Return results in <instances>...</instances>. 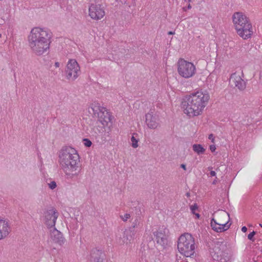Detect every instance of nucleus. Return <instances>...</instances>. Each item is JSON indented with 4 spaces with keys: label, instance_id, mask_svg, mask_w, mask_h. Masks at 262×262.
Segmentation results:
<instances>
[{
    "label": "nucleus",
    "instance_id": "nucleus-1",
    "mask_svg": "<svg viewBox=\"0 0 262 262\" xmlns=\"http://www.w3.org/2000/svg\"><path fill=\"white\" fill-rule=\"evenodd\" d=\"M210 95L206 91L200 90L184 96L181 100V110L189 117L201 115L208 103Z\"/></svg>",
    "mask_w": 262,
    "mask_h": 262
},
{
    "label": "nucleus",
    "instance_id": "nucleus-2",
    "mask_svg": "<svg viewBox=\"0 0 262 262\" xmlns=\"http://www.w3.org/2000/svg\"><path fill=\"white\" fill-rule=\"evenodd\" d=\"M52 37V33L47 29L33 28L28 36L29 46L32 52L37 56L47 53L50 49Z\"/></svg>",
    "mask_w": 262,
    "mask_h": 262
},
{
    "label": "nucleus",
    "instance_id": "nucleus-3",
    "mask_svg": "<svg viewBox=\"0 0 262 262\" xmlns=\"http://www.w3.org/2000/svg\"><path fill=\"white\" fill-rule=\"evenodd\" d=\"M59 162L64 169L74 172L77 170L79 162V156L74 148L64 146L61 149L59 154Z\"/></svg>",
    "mask_w": 262,
    "mask_h": 262
},
{
    "label": "nucleus",
    "instance_id": "nucleus-4",
    "mask_svg": "<svg viewBox=\"0 0 262 262\" xmlns=\"http://www.w3.org/2000/svg\"><path fill=\"white\" fill-rule=\"evenodd\" d=\"M232 21L237 34L243 39L250 38L253 33V28L249 18L244 13L237 12L232 15Z\"/></svg>",
    "mask_w": 262,
    "mask_h": 262
},
{
    "label": "nucleus",
    "instance_id": "nucleus-5",
    "mask_svg": "<svg viewBox=\"0 0 262 262\" xmlns=\"http://www.w3.org/2000/svg\"><path fill=\"white\" fill-rule=\"evenodd\" d=\"M194 250V240L192 235L188 233L181 235V254L191 257L193 255Z\"/></svg>",
    "mask_w": 262,
    "mask_h": 262
},
{
    "label": "nucleus",
    "instance_id": "nucleus-6",
    "mask_svg": "<svg viewBox=\"0 0 262 262\" xmlns=\"http://www.w3.org/2000/svg\"><path fill=\"white\" fill-rule=\"evenodd\" d=\"M220 216L225 218V221H220V222H217L214 219L211 221V226L212 229L217 232H222L228 230L231 223H229L230 217L228 213L225 211L220 212Z\"/></svg>",
    "mask_w": 262,
    "mask_h": 262
},
{
    "label": "nucleus",
    "instance_id": "nucleus-7",
    "mask_svg": "<svg viewBox=\"0 0 262 262\" xmlns=\"http://www.w3.org/2000/svg\"><path fill=\"white\" fill-rule=\"evenodd\" d=\"M65 73L67 78L69 80L74 81L78 77L80 73V67L76 60H69Z\"/></svg>",
    "mask_w": 262,
    "mask_h": 262
},
{
    "label": "nucleus",
    "instance_id": "nucleus-8",
    "mask_svg": "<svg viewBox=\"0 0 262 262\" xmlns=\"http://www.w3.org/2000/svg\"><path fill=\"white\" fill-rule=\"evenodd\" d=\"M59 213L54 207H51L44 212L45 223L48 228L54 227Z\"/></svg>",
    "mask_w": 262,
    "mask_h": 262
},
{
    "label": "nucleus",
    "instance_id": "nucleus-9",
    "mask_svg": "<svg viewBox=\"0 0 262 262\" xmlns=\"http://www.w3.org/2000/svg\"><path fill=\"white\" fill-rule=\"evenodd\" d=\"M89 16L94 20H99L105 15V11L102 5L99 4H91L89 9Z\"/></svg>",
    "mask_w": 262,
    "mask_h": 262
},
{
    "label": "nucleus",
    "instance_id": "nucleus-10",
    "mask_svg": "<svg viewBox=\"0 0 262 262\" xmlns=\"http://www.w3.org/2000/svg\"><path fill=\"white\" fill-rule=\"evenodd\" d=\"M168 233L169 231L166 228H159L158 231L154 232L157 244H160L163 248H165L168 245Z\"/></svg>",
    "mask_w": 262,
    "mask_h": 262
},
{
    "label": "nucleus",
    "instance_id": "nucleus-11",
    "mask_svg": "<svg viewBox=\"0 0 262 262\" xmlns=\"http://www.w3.org/2000/svg\"><path fill=\"white\" fill-rule=\"evenodd\" d=\"M145 123L149 128L156 129L160 125L159 117L158 115L154 110L150 109L145 114Z\"/></svg>",
    "mask_w": 262,
    "mask_h": 262
},
{
    "label": "nucleus",
    "instance_id": "nucleus-12",
    "mask_svg": "<svg viewBox=\"0 0 262 262\" xmlns=\"http://www.w3.org/2000/svg\"><path fill=\"white\" fill-rule=\"evenodd\" d=\"M195 73L194 65L190 62L181 59V76L188 78L193 76Z\"/></svg>",
    "mask_w": 262,
    "mask_h": 262
},
{
    "label": "nucleus",
    "instance_id": "nucleus-13",
    "mask_svg": "<svg viewBox=\"0 0 262 262\" xmlns=\"http://www.w3.org/2000/svg\"><path fill=\"white\" fill-rule=\"evenodd\" d=\"M92 109L94 112H97L98 110L99 111V112L97 113L98 119L97 121H98V123H101L105 126L107 125L108 123L111 121V115L108 112L106 111L105 108L95 105L94 107H92Z\"/></svg>",
    "mask_w": 262,
    "mask_h": 262
},
{
    "label": "nucleus",
    "instance_id": "nucleus-14",
    "mask_svg": "<svg viewBox=\"0 0 262 262\" xmlns=\"http://www.w3.org/2000/svg\"><path fill=\"white\" fill-rule=\"evenodd\" d=\"M135 235V232L132 231L131 230L126 229L118 239L117 242L120 245L130 243Z\"/></svg>",
    "mask_w": 262,
    "mask_h": 262
},
{
    "label": "nucleus",
    "instance_id": "nucleus-15",
    "mask_svg": "<svg viewBox=\"0 0 262 262\" xmlns=\"http://www.w3.org/2000/svg\"><path fill=\"white\" fill-rule=\"evenodd\" d=\"M230 83L239 90H244L246 86V83L241 78L239 74L235 73L231 75L230 79Z\"/></svg>",
    "mask_w": 262,
    "mask_h": 262
},
{
    "label": "nucleus",
    "instance_id": "nucleus-16",
    "mask_svg": "<svg viewBox=\"0 0 262 262\" xmlns=\"http://www.w3.org/2000/svg\"><path fill=\"white\" fill-rule=\"evenodd\" d=\"M11 232L9 223L6 220L0 219V239L7 237Z\"/></svg>",
    "mask_w": 262,
    "mask_h": 262
},
{
    "label": "nucleus",
    "instance_id": "nucleus-17",
    "mask_svg": "<svg viewBox=\"0 0 262 262\" xmlns=\"http://www.w3.org/2000/svg\"><path fill=\"white\" fill-rule=\"evenodd\" d=\"M51 238L56 243L61 246L64 244L66 242L65 238L63 237L62 234L54 227L51 230Z\"/></svg>",
    "mask_w": 262,
    "mask_h": 262
},
{
    "label": "nucleus",
    "instance_id": "nucleus-18",
    "mask_svg": "<svg viewBox=\"0 0 262 262\" xmlns=\"http://www.w3.org/2000/svg\"><path fill=\"white\" fill-rule=\"evenodd\" d=\"M104 254L103 251L98 248L93 249L91 252V262H103Z\"/></svg>",
    "mask_w": 262,
    "mask_h": 262
},
{
    "label": "nucleus",
    "instance_id": "nucleus-19",
    "mask_svg": "<svg viewBox=\"0 0 262 262\" xmlns=\"http://www.w3.org/2000/svg\"><path fill=\"white\" fill-rule=\"evenodd\" d=\"M104 126L105 125L101 123H98V121H96L92 129L96 135H99L104 132Z\"/></svg>",
    "mask_w": 262,
    "mask_h": 262
},
{
    "label": "nucleus",
    "instance_id": "nucleus-20",
    "mask_svg": "<svg viewBox=\"0 0 262 262\" xmlns=\"http://www.w3.org/2000/svg\"><path fill=\"white\" fill-rule=\"evenodd\" d=\"M141 226V219L140 217H136L135 220L132 223V225L129 228V230H131L132 231L135 232L136 233V231L135 229L136 228L139 227Z\"/></svg>",
    "mask_w": 262,
    "mask_h": 262
},
{
    "label": "nucleus",
    "instance_id": "nucleus-21",
    "mask_svg": "<svg viewBox=\"0 0 262 262\" xmlns=\"http://www.w3.org/2000/svg\"><path fill=\"white\" fill-rule=\"evenodd\" d=\"M192 0H183L181 4L183 5L182 9L184 11H187V10L191 8L190 3Z\"/></svg>",
    "mask_w": 262,
    "mask_h": 262
},
{
    "label": "nucleus",
    "instance_id": "nucleus-22",
    "mask_svg": "<svg viewBox=\"0 0 262 262\" xmlns=\"http://www.w3.org/2000/svg\"><path fill=\"white\" fill-rule=\"evenodd\" d=\"M193 150L198 154L204 153L205 149L200 144H194L193 145Z\"/></svg>",
    "mask_w": 262,
    "mask_h": 262
},
{
    "label": "nucleus",
    "instance_id": "nucleus-23",
    "mask_svg": "<svg viewBox=\"0 0 262 262\" xmlns=\"http://www.w3.org/2000/svg\"><path fill=\"white\" fill-rule=\"evenodd\" d=\"M138 136V134L136 133H134L132 138H131V141H132V146L133 148H137L138 147V142L139 141V139H137V137Z\"/></svg>",
    "mask_w": 262,
    "mask_h": 262
},
{
    "label": "nucleus",
    "instance_id": "nucleus-24",
    "mask_svg": "<svg viewBox=\"0 0 262 262\" xmlns=\"http://www.w3.org/2000/svg\"><path fill=\"white\" fill-rule=\"evenodd\" d=\"M83 141L84 144L86 147H90L92 144V142L89 139H83Z\"/></svg>",
    "mask_w": 262,
    "mask_h": 262
},
{
    "label": "nucleus",
    "instance_id": "nucleus-25",
    "mask_svg": "<svg viewBox=\"0 0 262 262\" xmlns=\"http://www.w3.org/2000/svg\"><path fill=\"white\" fill-rule=\"evenodd\" d=\"M190 208L191 213H194V212H195V211L196 210H198V207L197 205L196 204H194V205L190 206Z\"/></svg>",
    "mask_w": 262,
    "mask_h": 262
},
{
    "label": "nucleus",
    "instance_id": "nucleus-26",
    "mask_svg": "<svg viewBox=\"0 0 262 262\" xmlns=\"http://www.w3.org/2000/svg\"><path fill=\"white\" fill-rule=\"evenodd\" d=\"M120 217L123 221H126L130 217V215L129 213H126L123 216L121 215Z\"/></svg>",
    "mask_w": 262,
    "mask_h": 262
},
{
    "label": "nucleus",
    "instance_id": "nucleus-27",
    "mask_svg": "<svg viewBox=\"0 0 262 262\" xmlns=\"http://www.w3.org/2000/svg\"><path fill=\"white\" fill-rule=\"evenodd\" d=\"M48 185L51 189H54L57 186L56 183L55 181H52L50 183H49Z\"/></svg>",
    "mask_w": 262,
    "mask_h": 262
},
{
    "label": "nucleus",
    "instance_id": "nucleus-28",
    "mask_svg": "<svg viewBox=\"0 0 262 262\" xmlns=\"http://www.w3.org/2000/svg\"><path fill=\"white\" fill-rule=\"evenodd\" d=\"M211 256L214 260H218L219 258V255L216 254L214 251L211 252Z\"/></svg>",
    "mask_w": 262,
    "mask_h": 262
},
{
    "label": "nucleus",
    "instance_id": "nucleus-29",
    "mask_svg": "<svg viewBox=\"0 0 262 262\" xmlns=\"http://www.w3.org/2000/svg\"><path fill=\"white\" fill-rule=\"evenodd\" d=\"M255 231H253L252 232H251L250 233H249L248 235V238L249 239L251 240V241H254L253 239V236H254V235L255 234Z\"/></svg>",
    "mask_w": 262,
    "mask_h": 262
},
{
    "label": "nucleus",
    "instance_id": "nucleus-30",
    "mask_svg": "<svg viewBox=\"0 0 262 262\" xmlns=\"http://www.w3.org/2000/svg\"><path fill=\"white\" fill-rule=\"evenodd\" d=\"M177 66H178V72L179 74H180V58L178 60L177 62Z\"/></svg>",
    "mask_w": 262,
    "mask_h": 262
},
{
    "label": "nucleus",
    "instance_id": "nucleus-31",
    "mask_svg": "<svg viewBox=\"0 0 262 262\" xmlns=\"http://www.w3.org/2000/svg\"><path fill=\"white\" fill-rule=\"evenodd\" d=\"M208 138H209V140H211V142L212 143H214L215 139H214V137L213 134L209 135V137H208Z\"/></svg>",
    "mask_w": 262,
    "mask_h": 262
},
{
    "label": "nucleus",
    "instance_id": "nucleus-32",
    "mask_svg": "<svg viewBox=\"0 0 262 262\" xmlns=\"http://www.w3.org/2000/svg\"><path fill=\"white\" fill-rule=\"evenodd\" d=\"M216 149V147H215V146L214 145H211L210 146V150L212 151V152H214Z\"/></svg>",
    "mask_w": 262,
    "mask_h": 262
},
{
    "label": "nucleus",
    "instance_id": "nucleus-33",
    "mask_svg": "<svg viewBox=\"0 0 262 262\" xmlns=\"http://www.w3.org/2000/svg\"><path fill=\"white\" fill-rule=\"evenodd\" d=\"M178 249L179 250V251L180 252V249H179V244H180V236H179L178 238Z\"/></svg>",
    "mask_w": 262,
    "mask_h": 262
},
{
    "label": "nucleus",
    "instance_id": "nucleus-34",
    "mask_svg": "<svg viewBox=\"0 0 262 262\" xmlns=\"http://www.w3.org/2000/svg\"><path fill=\"white\" fill-rule=\"evenodd\" d=\"M242 231L243 232H244V233L246 232H247V227H245V226L243 227L242 228Z\"/></svg>",
    "mask_w": 262,
    "mask_h": 262
},
{
    "label": "nucleus",
    "instance_id": "nucleus-35",
    "mask_svg": "<svg viewBox=\"0 0 262 262\" xmlns=\"http://www.w3.org/2000/svg\"><path fill=\"white\" fill-rule=\"evenodd\" d=\"M210 174L211 177H214L216 175V172L214 171H211Z\"/></svg>",
    "mask_w": 262,
    "mask_h": 262
},
{
    "label": "nucleus",
    "instance_id": "nucleus-36",
    "mask_svg": "<svg viewBox=\"0 0 262 262\" xmlns=\"http://www.w3.org/2000/svg\"><path fill=\"white\" fill-rule=\"evenodd\" d=\"M193 214L195 216V217L196 219H199L200 216V214L198 213L194 212V213Z\"/></svg>",
    "mask_w": 262,
    "mask_h": 262
},
{
    "label": "nucleus",
    "instance_id": "nucleus-37",
    "mask_svg": "<svg viewBox=\"0 0 262 262\" xmlns=\"http://www.w3.org/2000/svg\"><path fill=\"white\" fill-rule=\"evenodd\" d=\"M225 218H223V217H221L220 216V213H219V222H220V221H225Z\"/></svg>",
    "mask_w": 262,
    "mask_h": 262
},
{
    "label": "nucleus",
    "instance_id": "nucleus-38",
    "mask_svg": "<svg viewBox=\"0 0 262 262\" xmlns=\"http://www.w3.org/2000/svg\"><path fill=\"white\" fill-rule=\"evenodd\" d=\"M59 65H60V64H59V63L58 62H56L55 63V66L56 68L59 67Z\"/></svg>",
    "mask_w": 262,
    "mask_h": 262
},
{
    "label": "nucleus",
    "instance_id": "nucleus-39",
    "mask_svg": "<svg viewBox=\"0 0 262 262\" xmlns=\"http://www.w3.org/2000/svg\"><path fill=\"white\" fill-rule=\"evenodd\" d=\"M181 168H182L183 169H184V170H186V165H184V164H181Z\"/></svg>",
    "mask_w": 262,
    "mask_h": 262
},
{
    "label": "nucleus",
    "instance_id": "nucleus-40",
    "mask_svg": "<svg viewBox=\"0 0 262 262\" xmlns=\"http://www.w3.org/2000/svg\"><path fill=\"white\" fill-rule=\"evenodd\" d=\"M259 79L262 81V72H260L259 73Z\"/></svg>",
    "mask_w": 262,
    "mask_h": 262
},
{
    "label": "nucleus",
    "instance_id": "nucleus-41",
    "mask_svg": "<svg viewBox=\"0 0 262 262\" xmlns=\"http://www.w3.org/2000/svg\"><path fill=\"white\" fill-rule=\"evenodd\" d=\"M174 34V32L169 31L168 32V34H169V35H172V34Z\"/></svg>",
    "mask_w": 262,
    "mask_h": 262
},
{
    "label": "nucleus",
    "instance_id": "nucleus-42",
    "mask_svg": "<svg viewBox=\"0 0 262 262\" xmlns=\"http://www.w3.org/2000/svg\"><path fill=\"white\" fill-rule=\"evenodd\" d=\"M186 195H187V197H189V193L187 192L186 193Z\"/></svg>",
    "mask_w": 262,
    "mask_h": 262
},
{
    "label": "nucleus",
    "instance_id": "nucleus-43",
    "mask_svg": "<svg viewBox=\"0 0 262 262\" xmlns=\"http://www.w3.org/2000/svg\"><path fill=\"white\" fill-rule=\"evenodd\" d=\"M259 226L262 227V224H259Z\"/></svg>",
    "mask_w": 262,
    "mask_h": 262
},
{
    "label": "nucleus",
    "instance_id": "nucleus-44",
    "mask_svg": "<svg viewBox=\"0 0 262 262\" xmlns=\"http://www.w3.org/2000/svg\"><path fill=\"white\" fill-rule=\"evenodd\" d=\"M2 37V34L0 33V38Z\"/></svg>",
    "mask_w": 262,
    "mask_h": 262
},
{
    "label": "nucleus",
    "instance_id": "nucleus-45",
    "mask_svg": "<svg viewBox=\"0 0 262 262\" xmlns=\"http://www.w3.org/2000/svg\"><path fill=\"white\" fill-rule=\"evenodd\" d=\"M176 262H178V259H177Z\"/></svg>",
    "mask_w": 262,
    "mask_h": 262
}]
</instances>
